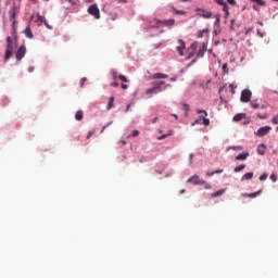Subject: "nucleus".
Listing matches in <instances>:
<instances>
[{
    "mask_svg": "<svg viewBox=\"0 0 278 278\" xmlns=\"http://www.w3.org/2000/svg\"><path fill=\"white\" fill-rule=\"evenodd\" d=\"M16 49H18V40L13 39L12 37H7V48L4 51V59H3L4 64H7V62L10 61V58H12Z\"/></svg>",
    "mask_w": 278,
    "mask_h": 278,
    "instance_id": "f257e3e1",
    "label": "nucleus"
},
{
    "mask_svg": "<svg viewBox=\"0 0 278 278\" xmlns=\"http://www.w3.org/2000/svg\"><path fill=\"white\" fill-rule=\"evenodd\" d=\"M198 114H203L200 115L198 118L194 119V122L191 124L192 127H194V125H204L205 127H207V125H210V119L207 118V113L203 110H197Z\"/></svg>",
    "mask_w": 278,
    "mask_h": 278,
    "instance_id": "f03ea898",
    "label": "nucleus"
},
{
    "mask_svg": "<svg viewBox=\"0 0 278 278\" xmlns=\"http://www.w3.org/2000/svg\"><path fill=\"white\" fill-rule=\"evenodd\" d=\"M87 12L90 16H93V18H101V11L97 4L89 5Z\"/></svg>",
    "mask_w": 278,
    "mask_h": 278,
    "instance_id": "7ed1b4c3",
    "label": "nucleus"
},
{
    "mask_svg": "<svg viewBox=\"0 0 278 278\" xmlns=\"http://www.w3.org/2000/svg\"><path fill=\"white\" fill-rule=\"evenodd\" d=\"M187 181L193 186H205V181L199 175L191 176Z\"/></svg>",
    "mask_w": 278,
    "mask_h": 278,
    "instance_id": "20e7f679",
    "label": "nucleus"
},
{
    "mask_svg": "<svg viewBox=\"0 0 278 278\" xmlns=\"http://www.w3.org/2000/svg\"><path fill=\"white\" fill-rule=\"evenodd\" d=\"M159 92H162L160 90V86L156 87L155 84L153 83V87L147 89L144 92L146 99H151L153 97V94H159Z\"/></svg>",
    "mask_w": 278,
    "mask_h": 278,
    "instance_id": "39448f33",
    "label": "nucleus"
},
{
    "mask_svg": "<svg viewBox=\"0 0 278 278\" xmlns=\"http://www.w3.org/2000/svg\"><path fill=\"white\" fill-rule=\"evenodd\" d=\"M251 97H253V92H251L250 89L242 90L240 98L241 103H249V101H251Z\"/></svg>",
    "mask_w": 278,
    "mask_h": 278,
    "instance_id": "423d86ee",
    "label": "nucleus"
},
{
    "mask_svg": "<svg viewBox=\"0 0 278 278\" xmlns=\"http://www.w3.org/2000/svg\"><path fill=\"white\" fill-rule=\"evenodd\" d=\"M25 53H27V48H25V46H21L15 52V59L17 62H21V60L25 58Z\"/></svg>",
    "mask_w": 278,
    "mask_h": 278,
    "instance_id": "0eeeda50",
    "label": "nucleus"
},
{
    "mask_svg": "<svg viewBox=\"0 0 278 278\" xmlns=\"http://www.w3.org/2000/svg\"><path fill=\"white\" fill-rule=\"evenodd\" d=\"M197 49H199V41H194L193 43H191V46L189 48V54L187 56V60L194 58V53H197Z\"/></svg>",
    "mask_w": 278,
    "mask_h": 278,
    "instance_id": "6e6552de",
    "label": "nucleus"
},
{
    "mask_svg": "<svg viewBox=\"0 0 278 278\" xmlns=\"http://www.w3.org/2000/svg\"><path fill=\"white\" fill-rule=\"evenodd\" d=\"M270 129H273V127L270 126H264L258 128V130L256 131V136H258L260 138H264V136L268 135V132L270 131Z\"/></svg>",
    "mask_w": 278,
    "mask_h": 278,
    "instance_id": "1a4fd4ad",
    "label": "nucleus"
},
{
    "mask_svg": "<svg viewBox=\"0 0 278 278\" xmlns=\"http://www.w3.org/2000/svg\"><path fill=\"white\" fill-rule=\"evenodd\" d=\"M176 50L180 56H184V51H186V42L182 39H178Z\"/></svg>",
    "mask_w": 278,
    "mask_h": 278,
    "instance_id": "9d476101",
    "label": "nucleus"
},
{
    "mask_svg": "<svg viewBox=\"0 0 278 278\" xmlns=\"http://www.w3.org/2000/svg\"><path fill=\"white\" fill-rule=\"evenodd\" d=\"M17 14H18V7L13 5L12 9L9 11L10 21H13V25L14 23H16V21L14 20L16 18Z\"/></svg>",
    "mask_w": 278,
    "mask_h": 278,
    "instance_id": "9b49d317",
    "label": "nucleus"
},
{
    "mask_svg": "<svg viewBox=\"0 0 278 278\" xmlns=\"http://www.w3.org/2000/svg\"><path fill=\"white\" fill-rule=\"evenodd\" d=\"M156 25H162V27H173L175 25V18L156 22Z\"/></svg>",
    "mask_w": 278,
    "mask_h": 278,
    "instance_id": "f8f14e48",
    "label": "nucleus"
},
{
    "mask_svg": "<svg viewBox=\"0 0 278 278\" xmlns=\"http://www.w3.org/2000/svg\"><path fill=\"white\" fill-rule=\"evenodd\" d=\"M207 45H208L207 40L202 43L197 54L198 58H203V55H205V52L207 51Z\"/></svg>",
    "mask_w": 278,
    "mask_h": 278,
    "instance_id": "ddd939ff",
    "label": "nucleus"
},
{
    "mask_svg": "<svg viewBox=\"0 0 278 278\" xmlns=\"http://www.w3.org/2000/svg\"><path fill=\"white\" fill-rule=\"evenodd\" d=\"M215 2L218 5H222L223 11L225 12L226 16H229V5H227V2H225V0H215Z\"/></svg>",
    "mask_w": 278,
    "mask_h": 278,
    "instance_id": "4468645a",
    "label": "nucleus"
},
{
    "mask_svg": "<svg viewBox=\"0 0 278 278\" xmlns=\"http://www.w3.org/2000/svg\"><path fill=\"white\" fill-rule=\"evenodd\" d=\"M156 87L159 86V90L161 91V92H163V90H166V88H170V85H166V86H164V84H166V81H164V80H160V81H155V83H153ZM162 86H164L163 88H162Z\"/></svg>",
    "mask_w": 278,
    "mask_h": 278,
    "instance_id": "2eb2a0df",
    "label": "nucleus"
},
{
    "mask_svg": "<svg viewBox=\"0 0 278 278\" xmlns=\"http://www.w3.org/2000/svg\"><path fill=\"white\" fill-rule=\"evenodd\" d=\"M207 36H210V29L204 28L198 33L197 38H207Z\"/></svg>",
    "mask_w": 278,
    "mask_h": 278,
    "instance_id": "dca6fc26",
    "label": "nucleus"
},
{
    "mask_svg": "<svg viewBox=\"0 0 278 278\" xmlns=\"http://www.w3.org/2000/svg\"><path fill=\"white\" fill-rule=\"evenodd\" d=\"M243 118H247V114L244 113H238L233 116L232 121L235 123H240V121H242Z\"/></svg>",
    "mask_w": 278,
    "mask_h": 278,
    "instance_id": "f3484780",
    "label": "nucleus"
},
{
    "mask_svg": "<svg viewBox=\"0 0 278 278\" xmlns=\"http://www.w3.org/2000/svg\"><path fill=\"white\" fill-rule=\"evenodd\" d=\"M198 16H203V18H210V13L202 9H197Z\"/></svg>",
    "mask_w": 278,
    "mask_h": 278,
    "instance_id": "a211bd4d",
    "label": "nucleus"
},
{
    "mask_svg": "<svg viewBox=\"0 0 278 278\" xmlns=\"http://www.w3.org/2000/svg\"><path fill=\"white\" fill-rule=\"evenodd\" d=\"M152 79H168V75L164 73L153 74Z\"/></svg>",
    "mask_w": 278,
    "mask_h": 278,
    "instance_id": "6ab92c4d",
    "label": "nucleus"
},
{
    "mask_svg": "<svg viewBox=\"0 0 278 278\" xmlns=\"http://www.w3.org/2000/svg\"><path fill=\"white\" fill-rule=\"evenodd\" d=\"M257 153L258 155H264L266 153V146L264 143L258 144Z\"/></svg>",
    "mask_w": 278,
    "mask_h": 278,
    "instance_id": "aec40b11",
    "label": "nucleus"
},
{
    "mask_svg": "<svg viewBox=\"0 0 278 278\" xmlns=\"http://www.w3.org/2000/svg\"><path fill=\"white\" fill-rule=\"evenodd\" d=\"M260 194H262V190H258L253 193H245V194H243V197H248L249 199H255L256 197H260Z\"/></svg>",
    "mask_w": 278,
    "mask_h": 278,
    "instance_id": "412c9836",
    "label": "nucleus"
},
{
    "mask_svg": "<svg viewBox=\"0 0 278 278\" xmlns=\"http://www.w3.org/2000/svg\"><path fill=\"white\" fill-rule=\"evenodd\" d=\"M251 179H253V172H249V173L244 174L241 178V181H249Z\"/></svg>",
    "mask_w": 278,
    "mask_h": 278,
    "instance_id": "4be33fe9",
    "label": "nucleus"
},
{
    "mask_svg": "<svg viewBox=\"0 0 278 278\" xmlns=\"http://www.w3.org/2000/svg\"><path fill=\"white\" fill-rule=\"evenodd\" d=\"M247 157H249V152H243V153H241V154H238V155L236 156V160H237V161H244V160H247Z\"/></svg>",
    "mask_w": 278,
    "mask_h": 278,
    "instance_id": "5701e85b",
    "label": "nucleus"
},
{
    "mask_svg": "<svg viewBox=\"0 0 278 278\" xmlns=\"http://www.w3.org/2000/svg\"><path fill=\"white\" fill-rule=\"evenodd\" d=\"M24 34L26 38H29V39L34 38V34L31 33V28H29V26L25 28Z\"/></svg>",
    "mask_w": 278,
    "mask_h": 278,
    "instance_id": "b1692460",
    "label": "nucleus"
},
{
    "mask_svg": "<svg viewBox=\"0 0 278 278\" xmlns=\"http://www.w3.org/2000/svg\"><path fill=\"white\" fill-rule=\"evenodd\" d=\"M112 108H114V97H110L109 98V102L106 104V110L110 112V110H112Z\"/></svg>",
    "mask_w": 278,
    "mask_h": 278,
    "instance_id": "393cba45",
    "label": "nucleus"
},
{
    "mask_svg": "<svg viewBox=\"0 0 278 278\" xmlns=\"http://www.w3.org/2000/svg\"><path fill=\"white\" fill-rule=\"evenodd\" d=\"M157 23H162V21H160V20H152V21L150 22V27H151V28L162 27V25H159Z\"/></svg>",
    "mask_w": 278,
    "mask_h": 278,
    "instance_id": "a878e982",
    "label": "nucleus"
},
{
    "mask_svg": "<svg viewBox=\"0 0 278 278\" xmlns=\"http://www.w3.org/2000/svg\"><path fill=\"white\" fill-rule=\"evenodd\" d=\"M63 3L67 10L68 8H73V5H75V2L73 0H63Z\"/></svg>",
    "mask_w": 278,
    "mask_h": 278,
    "instance_id": "bb28decb",
    "label": "nucleus"
},
{
    "mask_svg": "<svg viewBox=\"0 0 278 278\" xmlns=\"http://www.w3.org/2000/svg\"><path fill=\"white\" fill-rule=\"evenodd\" d=\"M225 194V189H219L218 191L212 193L211 197L216 198V197H223Z\"/></svg>",
    "mask_w": 278,
    "mask_h": 278,
    "instance_id": "cd10ccee",
    "label": "nucleus"
},
{
    "mask_svg": "<svg viewBox=\"0 0 278 278\" xmlns=\"http://www.w3.org/2000/svg\"><path fill=\"white\" fill-rule=\"evenodd\" d=\"M76 121H83L84 119V112L77 111L75 114Z\"/></svg>",
    "mask_w": 278,
    "mask_h": 278,
    "instance_id": "c85d7f7f",
    "label": "nucleus"
},
{
    "mask_svg": "<svg viewBox=\"0 0 278 278\" xmlns=\"http://www.w3.org/2000/svg\"><path fill=\"white\" fill-rule=\"evenodd\" d=\"M247 168V165L241 164L237 167H235V173H241V170H244Z\"/></svg>",
    "mask_w": 278,
    "mask_h": 278,
    "instance_id": "c756f323",
    "label": "nucleus"
},
{
    "mask_svg": "<svg viewBox=\"0 0 278 278\" xmlns=\"http://www.w3.org/2000/svg\"><path fill=\"white\" fill-rule=\"evenodd\" d=\"M168 136H173V131L169 130L168 134H164L162 136L157 137V140H165V138H168Z\"/></svg>",
    "mask_w": 278,
    "mask_h": 278,
    "instance_id": "7c9ffc66",
    "label": "nucleus"
},
{
    "mask_svg": "<svg viewBox=\"0 0 278 278\" xmlns=\"http://www.w3.org/2000/svg\"><path fill=\"white\" fill-rule=\"evenodd\" d=\"M236 88H238L237 85H235V84L229 85V89H230L231 94H236Z\"/></svg>",
    "mask_w": 278,
    "mask_h": 278,
    "instance_id": "2f4dec72",
    "label": "nucleus"
},
{
    "mask_svg": "<svg viewBox=\"0 0 278 278\" xmlns=\"http://www.w3.org/2000/svg\"><path fill=\"white\" fill-rule=\"evenodd\" d=\"M45 21H47V20L45 18V16L38 15L37 23H39V25H42V23H45Z\"/></svg>",
    "mask_w": 278,
    "mask_h": 278,
    "instance_id": "473e14b6",
    "label": "nucleus"
},
{
    "mask_svg": "<svg viewBox=\"0 0 278 278\" xmlns=\"http://www.w3.org/2000/svg\"><path fill=\"white\" fill-rule=\"evenodd\" d=\"M251 108H253L254 110H257V108H260V103H257V101H252L251 102Z\"/></svg>",
    "mask_w": 278,
    "mask_h": 278,
    "instance_id": "72a5a7b5",
    "label": "nucleus"
},
{
    "mask_svg": "<svg viewBox=\"0 0 278 278\" xmlns=\"http://www.w3.org/2000/svg\"><path fill=\"white\" fill-rule=\"evenodd\" d=\"M268 179V174H262L261 176H260V181H266Z\"/></svg>",
    "mask_w": 278,
    "mask_h": 278,
    "instance_id": "f704fd0d",
    "label": "nucleus"
},
{
    "mask_svg": "<svg viewBox=\"0 0 278 278\" xmlns=\"http://www.w3.org/2000/svg\"><path fill=\"white\" fill-rule=\"evenodd\" d=\"M219 34H220V27L219 26H215L214 35L218 36Z\"/></svg>",
    "mask_w": 278,
    "mask_h": 278,
    "instance_id": "c9c22d12",
    "label": "nucleus"
},
{
    "mask_svg": "<svg viewBox=\"0 0 278 278\" xmlns=\"http://www.w3.org/2000/svg\"><path fill=\"white\" fill-rule=\"evenodd\" d=\"M130 136H132V138H136V137L140 136V131L139 130H132Z\"/></svg>",
    "mask_w": 278,
    "mask_h": 278,
    "instance_id": "e433bc0d",
    "label": "nucleus"
},
{
    "mask_svg": "<svg viewBox=\"0 0 278 278\" xmlns=\"http://www.w3.org/2000/svg\"><path fill=\"white\" fill-rule=\"evenodd\" d=\"M271 123H273V125H278V115H276L271 118Z\"/></svg>",
    "mask_w": 278,
    "mask_h": 278,
    "instance_id": "4c0bfd02",
    "label": "nucleus"
},
{
    "mask_svg": "<svg viewBox=\"0 0 278 278\" xmlns=\"http://www.w3.org/2000/svg\"><path fill=\"white\" fill-rule=\"evenodd\" d=\"M113 122H109L106 125L103 126L101 134H103V131H105V129H108V127H110V125H112Z\"/></svg>",
    "mask_w": 278,
    "mask_h": 278,
    "instance_id": "58836bf2",
    "label": "nucleus"
},
{
    "mask_svg": "<svg viewBox=\"0 0 278 278\" xmlns=\"http://www.w3.org/2000/svg\"><path fill=\"white\" fill-rule=\"evenodd\" d=\"M118 79H119L121 81H124L125 84H126V81H127V77H126L125 75H119Z\"/></svg>",
    "mask_w": 278,
    "mask_h": 278,
    "instance_id": "ea45409f",
    "label": "nucleus"
},
{
    "mask_svg": "<svg viewBox=\"0 0 278 278\" xmlns=\"http://www.w3.org/2000/svg\"><path fill=\"white\" fill-rule=\"evenodd\" d=\"M223 71H224V73H229V67H228L227 63H225L223 65Z\"/></svg>",
    "mask_w": 278,
    "mask_h": 278,
    "instance_id": "a19ab883",
    "label": "nucleus"
},
{
    "mask_svg": "<svg viewBox=\"0 0 278 278\" xmlns=\"http://www.w3.org/2000/svg\"><path fill=\"white\" fill-rule=\"evenodd\" d=\"M254 3H257V5H264V0H252Z\"/></svg>",
    "mask_w": 278,
    "mask_h": 278,
    "instance_id": "79ce46f5",
    "label": "nucleus"
},
{
    "mask_svg": "<svg viewBox=\"0 0 278 278\" xmlns=\"http://www.w3.org/2000/svg\"><path fill=\"white\" fill-rule=\"evenodd\" d=\"M269 179H271L274 182L277 181V175L271 174V175L269 176Z\"/></svg>",
    "mask_w": 278,
    "mask_h": 278,
    "instance_id": "37998d69",
    "label": "nucleus"
},
{
    "mask_svg": "<svg viewBox=\"0 0 278 278\" xmlns=\"http://www.w3.org/2000/svg\"><path fill=\"white\" fill-rule=\"evenodd\" d=\"M43 24H45V26H46L48 29H53V26L49 25V23H47V21H43Z\"/></svg>",
    "mask_w": 278,
    "mask_h": 278,
    "instance_id": "c03bdc74",
    "label": "nucleus"
},
{
    "mask_svg": "<svg viewBox=\"0 0 278 278\" xmlns=\"http://www.w3.org/2000/svg\"><path fill=\"white\" fill-rule=\"evenodd\" d=\"M219 173H223V169L212 172V173L210 174V176L212 177V175H216V174H219Z\"/></svg>",
    "mask_w": 278,
    "mask_h": 278,
    "instance_id": "a18cd8bd",
    "label": "nucleus"
},
{
    "mask_svg": "<svg viewBox=\"0 0 278 278\" xmlns=\"http://www.w3.org/2000/svg\"><path fill=\"white\" fill-rule=\"evenodd\" d=\"M175 14H186V11L175 10Z\"/></svg>",
    "mask_w": 278,
    "mask_h": 278,
    "instance_id": "49530a36",
    "label": "nucleus"
},
{
    "mask_svg": "<svg viewBox=\"0 0 278 278\" xmlns=\"http://www.w3.org/2000/svg\"><path fill=\"white\" fill-rule=\"evenodd\" d=\"M85 81H88V78H86V77L81 78L80 86H84Z\"/></svg>",
    "mask_w": 278,
    "mask_h": 278,
    "instance_id": "de8ad7c7",
    "label": "nucleus"
},
{
    "mask_svg": "<svg viewBox=\"0 0 278 278\" xmlns=\"http://www.w3.org/2000/svg\"><path fill=\"white\" fill-rule=\"evenodd\" d=\"M230 5H236V0H227Z\"/></svg>",
    "mask_w": 278,
    "mask_h": 278,
    "instance_id": "09e8293b",
    "label": "nucleus"
},
{
    "mask_svg": "<svg viewBox=\"0 0 278 278\" xmlns=\"http://www.w3.org/2000/svg\"><path fill=\"white\" fill-rule=\"evenodd\" d=\"M112 76H113V79H117L118 74H116V72H112Z\"/></svg>",
    "mask_w": 278,
    "mask_h": 278,
    "instance_id": "8fccbe9b",
    "label": "nucleus"
},
{
    "mask_svg": "<svg viewBox=\"0 0 278 278\" xmlns=\"http://www.w3.org/2000/svg\"><path fill=\"white\" fill-rule=\"evenodd\" d=\"M93 134H94V130L89 131L87 135V138H90L91 136H93Z\"/></svg>",
    "mask_w": 278,
    "mask_h": 278,
    "instance_id": "3c124183",
    "label": "nucleus"
},
{
    "mask_svg": "<svg viewBox=\"0 0 278 278\" xmlns=\"http://www.w3.org/2000/svg\"><path fill=\"white\" fill-rule=\"evenodd\" d=\"M194 154L190 153L189 155V164H192V157H193Z\"/></svg>",
    "mask_w": 278,
    "mask_h": 278,
    "instance_id": "603ef678",
    "label": "nucleus"
},
{
    "mask_svg": "<svg viewBox=\"0 0 278 278\" xmlns=\"http://www.w3.org/2000/svg\"><path fill=\"white\" fill-rule=\"evenodd\" d=\"M111 86H113V88H118V84L116 81L112 83Z\"/></svg>",
    "mask_w": 278,
    "mask_h": 278,
    "instance_id": "864d4df0",
    "label": "nucleus"
},
{
    "mask_svg": "<svg viewBox=\"0 0 278 278\" xmlns=\"http://www.w3.org/2000/svg\"><path fill=\"white\" fill-rule=\"evenodd\" d=\"M258 118H261L262 121L266 119L267 116L266 115H258Z\"/></svg>",
    "mask_w": 278,
    "mask_h": 278,
    "instance_id": "5fc2aeb1",
    "label": "nucleus"
},
{
    "mask_svg": "<svg viewBox=\"0 0 278 278\" xmlns=\"http://www.w3.org/2000/svg\"><path fill=\"white\" fill-rule=\"evenodd\" d=\"M28 73H34V66L28 67Z\"/></svg>",
    "mask_w": 278,
    "mask_h": 278,
    "instance_id": "6e6d98bb",
    "label": "nucleus"
},
{
    "mask_svg": "<svg viewBox=\"0 0 278 278\" xmlns=\"http://www.w3.org/2000/svg\"><path fill=\"white\" fill-rule=\"evenodd\" d=\"M122 88H123V90H127V85L126 84H122Z\"/></svg>",
    "mask_w": 278,
    "mask_h": 278,
    "instance_id": "4d7b16f0",
    "label": "nucleus"
},
{
    "mask_svg": "<svg viewBox=\"0 0 278 278\" xmlns=\"http://www.w3.org/2000/svg\"><path fill=\"white\" fill-rule=\"evenodd\" d=\"M131 108V105L130 104H128L127 106H126V110H125V112H129V109Z\"/></svg>",
    "mask_w": 278,
    "mask_h": 278,
    "instance_id": "13d9d810",
    "label": "nucleus"
},
{
    "mask_svg": "<svg viewBox=\"0 0 278 278\" xmlns=\"http://www.w3.org/2000/svg\"><path fill=\"white\" fill-rule=\"evenodd\" d=\"M169 81H177V77L169 78Z\"/></svg>",
    "mask_w": 278,
    "mask_h": 278,
    "instance_id": "bf43d9fd",
    "label": "nucleus"
},
{
    "mask_svg": "<svg viewBox=\"0 0 278 278\" xmlns=\"http://www.w3.org/2000/svg\"><path fill=\"white\" fill-rule=\"evenodd\" d=\"M152 123L155 125V123H157V117H154V119L152 121Z\"/></svg>",
    "mask_w": 278,
    "mask_h": 278,
    "instance_id": "052dcab7",
    "label": "nucleus"
},
{
    "mask_svg": "<svg viewBox=\"0 0 278 278\" xmlns=\"http://www.w3.org/2000/svg\"><path fill=\"white\" fill-rule=\"evenodd\" d=\"M172 116H174V118L177 121L179 117L177 116V114H172Z\"/></svg>",
    "mask_w": 278,
    "mask_h": 278,
    "instance_id": "680f3d73",
    "label": "nucleus"
},
{
    "mask_svg": "<svg viewBox=\"0 0 278 278\" xmlns=\"http://www.w3.org/2000/svg\"><path fill=\"white\" fill-rule=\"evenodd\" d=\"M186 192V189L180 190V194H184Z\"/></svg>",
    "mask_w": 278,
    "mask_h": 278,
    "instance_id": "e2e57ef3",
    "label": "nucleus"
},
{
    "mask_svg": "<svg viewBox=\"0 0 278 278\" xmlns=\"http://www.w3.org/2000/svg\"><path fill=\"white\" fill-rule=\"evenodd\" d=\"M185 110L188 111V104H185Z\"/></svg>",
    "mask_w": 278,
    "mask_h": 278,
    "instance_id": "0e129e2a",
    "label": "nucleus"
},
{
    "mask_svg": "<svg viewBox=\"0 0 278 278\" xmlns=\"http://www.w3.org/2000/svg\"><path fill=\"white\" fill-rule=\"evenodd\" d=\"M123 142V144H127V141H122Z\"/></svg>",
    "mask_w": 278,
    "mask_h": 278,
    "instance_id": "69168bd1",
    "label": "nucleus"
},
{
    "mask_svg": "<svg viewBox=\"0 0 278 278\" xmlns=\"http://www.w3.org/2000/svg\"><path fill=\"white\" fill-rule=\"evenodd\" d=\"M181 1H184V2H188L189 0H181Z\"/></svg>",
    "mask_w": 278,
    "mask_h": 278,
    "instance_id": "338daca9",
    "label": "nucleus"
},
{
    "mask_svg": "<svg viewBox=\"0 0 278 278\" xmlns=\"http://www.w3.org/2000/svg\"><path fill=\"white\" fill-rule=\"evenodd\" d=\"M205 188H207V185H205Z\"/></svg>",
    "mask_w": 278,
    "mask_h": 278,
    "instance_id": "774afa93",
    "label": "nucleus"
}]
</instances>
